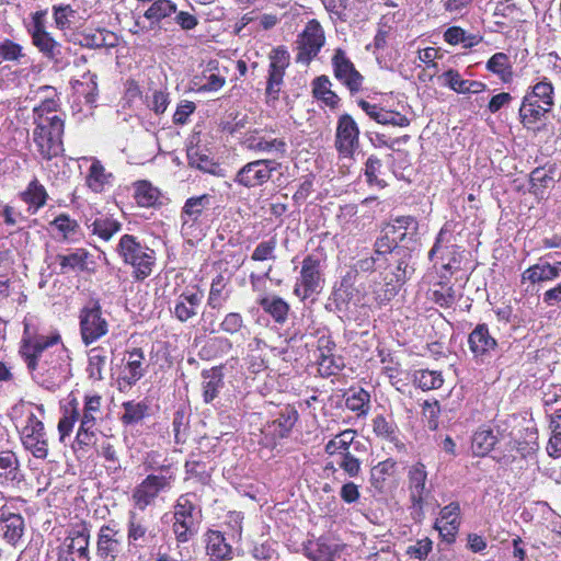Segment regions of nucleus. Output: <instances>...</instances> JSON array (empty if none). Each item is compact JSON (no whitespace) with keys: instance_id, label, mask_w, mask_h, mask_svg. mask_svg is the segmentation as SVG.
<instances>
[{"instance_id":"obj_46","label":"nucleus","mask_w":561,"mask_h":561,"mask_svg":"<svg viewBox=\"0 0 561 561\" xmlns=\"http://www.w3.org/2000/svg\"><path fill=\"white\" fill-rule=\"evenodd\" d=\"M226 83V79L215 72L204 71L202 76L195 77L193 80L194 90L197 92H216Z\"/></svg>"},{"instance_id":"obj_14","label":"nucleus","mask_w":561,"mask_h":561,"mask_svg":"<svg viewBox=\"0 0 561 561\" xmlns=\"http://www.w3.org/2000/svg\"><path fill=\"white\" fill-rule=\"evenodd\" d=\"M275 163L272 160L261 159L244 164L236 174L234 182L244 187H255L266 183Z\"/></svg>"},{"instance_id":"obj_27","label":"nucleus","mask_w":561,"mask_h":561,"mask_svg":"<svg viewBox=\"0 0 561 561\" xmlns=\"http://www.w3.org/2000/svg\"><path fill=\"white\" fill-rule=\"evenodd\" d=\"M122 536L110 527L103 526L98 538V556L102 561H114L119 552Z\"/></svg>"},{"instance_id":"obj_33","label":"nucleus","mask_w":561,"mask_h":561,"mask_svg":"<svg viewBox=\"0 0 561 561\" xmlns=\"http://www.w3.org/2000/svg\"><path fill=\"white\" fill-rule=\"evenodd\" d=\"M20 198L28 205V210L35 214L46 204L48 194L44 185L34 179L28 183L26 188L20 193Z\"/></svg>"},{"instance_id":"obj_17","label":"nucleus","mask_w":561,"mask_h":561,"mask_svg":"<svg viewBox=\"0 0 561 561\" xmlns=\"http://www.w3.org/2000/svg\"><path fill=\"white\" fill-rule=\"evenodd\" d=\"M101 416V397L98 394L87 396L84 409L77 432L76 440L80 446H88L94 437L93 428L96 420Z\"/></svg>"},{"instance_id":"obj_26","label":"nucleus","mask_w":561,"mask_h":561,"mask_svg":"<svg viewBox=\"0 0 561 561\" xmlns=\"http://www.w3.org/2000/svg\"><path fill=\"white\" fill-rule=\"evenodd\" d=\"M360 108L374 121L382 125H392L398 127H407L410 125V119L400 114L399 112L385 110L377 104H371L367 101L360 100L358 102Z\"/></svg>"},{"instance_id":"obj_13","label":"nucleus","mask_w":561,"mask_h":561,"mask_svg":"<svg viewBox=\"0 0 561 561\" xmlns=\"http://www.w3.org/2000/svg\"><path fill=\"white\" fill-rule=\"evenodd\" d=\"M451 233L442 228L434 247L430 251V259L434 256L440 260L442 267L449 274H453L460 265V253L456 244L451 242Z\"/></svg>"},{"instance_id":"obj_12","label":"nucleus","mask_w":561,"mask_h":561,"mask_svg":"<svg viewBox=\"0 0 561 561\" xmlns=\"http://www.w3.org/2000/svg\"><path fill=\"white\" fill-rule=\"evenodd\" d=\"M324 32L320 23L311 20L307 23L298 41L297 61L308 64L324 45Z\"/></svg>"},{"instance_id":"obj_21","label":"nucleus","mask_w":561,"mask_h":561,"mask_svg":"<svg viewBox=\"0 0 561 561\" xmlns=\"http://www.w3.org/2000/svg\"><path fill=\"white\" fill-rule=\"evenodd\" d=\"M59 561H90L89 535L84 530H73L59 548Z\"/></svg>"},{"instance_id":"obj_34","label":"nucleus","mask_w":561,"mask_h":561,"mask_svg":"<svg viewBox=\"0 0 561 561\" xmlns=\"http://www.w3.org/2000/svg\"><path fill=\"white\" fill-rule=\"evenodd\" d=\"M209 202L210 196L207 194L188 198L185 202L181 214L183 228L185 226L192 227L201 217L204 209L209 205Z\"/></svg>"},{"instance_id":"obj_56","label":"nucleus","mask_w":561,"mask_h":561,"mask_svg":"<svg viewBox=\"0 0 561 561\" xmlns=\"http://www.w3.org/2000/svg\"><path fill=\"white\" fill-rule=\"evenodd\" d=\"M370 396L364 389H358L346 398V408L358 414H366L369 409Z\"/></svg>"},{"instance_id":"obj_40","label":"nucleus","mask_w":561,"mask_h":561,"mask_svg":"<svg viewBox=\"0 0 561 561\" xmlns=\"http://www.w3.org/2000/svg\"><path fill=\"white\" fill-rule=\"evenodd\" d=\"M331 87L332 83L327 76L317 77L312 82V93L316 99L334 108L339 103V96L332 91Z\"/></svg>"},{"instance_id":"obj_5","label":"nucleus","mask_w":561,"mask_h":561,"mask_svg":"<svg viewBox=\"0 0 561 561\" xmlns=\"http://www.w3.org/2000/svg\"><path fill=\"white\" fill-rule=\"evenodd\" d=\"M117 252L123 262L129 265L131 275L136 280H144L149 277L156 266V252L137 240L131 234L121 237Z\"/></svg>"},{"instance_id":"obj_50","label":"nucleus","mask_w":561,"mask_h":561,"mask_svg":"<svg viewBox=\"0 0 561 561\" xmlns=\"http://www.w3.org/2000/svg\"><path fill=\"white\" fill-rule=\"evenodd\" d=\"M88 252L83 249H78L77 251L57 256V261L59 262L60 268L62 273H67L69 271L83 270L87 264Z\"/></svg>"},{"instance_id":"obj_43","label":"nucleus","mask_w":561,"mask_h":561,"mask_svg":"<svg viewBox=\"0 0 561 561\" xmlns=\"http://www.w3.org/2000/svg\"><path fill=\"white\" fill-rule=\"evenodd\" d=\"M551 435L547 445L549 456L561 457V408L554 409L550 417Z\"/></svg>"},{"instance_id":"obj_63","label":"nucleus","mask_w":561,"mask_h":561,"mask_svg":"<svg viewBox=\"0 0 561 561\" xmlns=\"http://www.w3.org/2000/svg\"><path fill=\"white\" fill-rule=\"evenodd\" d=\"M445 80V84L457 93L466 94L467 82L461 78L460 73L457 70L449 69L442 76Z\"/></svg>"},{"instance_id":"obj_38","label":"nucleus","mask_w":561,"mask_h":561,"mask_svg":"<svg viewBox=\"0 0 561 561\" xmlns=\"http://www.w3.org/2000/svg\"><path fill=\"white\" fill-rule=\"evenodd\" d=\"M203 398L206 403L211 402L222 387V374L219 368H210L202 373Z\"/></svg>"},{"instance_id":"obj_47","label":"nucleus","mask_w":561,"mask_h":561,"mask_svg":"<svg viewBox=\"0 0 561 561\" xmlns=\"http://www.w3.org/2000/svg\"><path fill=\"white\" fill-rule=\"evenodd\" d=\"M80 417V412L77 407V403L70 402L67 408H65L64 414L58 422V433L59 440L61 443L65 442L66 437H68L75 427V424Z\"/></svg>"},{"instance_id":"obj_35","label":"nucleus","mask_w":561,"mask_h":561,"mask_svg":"<svg viewBox=\"0 0 561 561\" xmlns=\"http://www.w3.org/2000/svg\"><path fill=\"white\" fill-rule=\"evenodd\" d=\"M488 71L497 76L503 83H510L513 80L514 71L510 57L504 53L492 55L485 64Z\"/></svg>"},{"instance_id":"obj_64","label":"nucleus","mask_w":561,"mask_h":561,"mask_svg":"<svg viewBox=\"0 0 561 561\" xmlns=\"http://www.w3.org/2000/svg\"><path fill=\"white\" fill-rule=\"evenodd\" d=\"M433 542L430 538H423L415 542V545L407 548V554L420 561L424 560L432 551Z\"/></svg>"},{"instance_id":"obj_23","label":"nucleus","mask_w":561,"mask_h":561,"mask_svg":"<svg viewBox=\"0 0 561 561\" xmlns=\"http://www.w3.org/2000/svg\"><path fill=\"white\" fill-rule=\"evenodd\" d=\"M247 149L275 156L283 157L287 150V144L283 138L272 137L271 134L254 133L247 136L243 140Z\"/></svg>"},{"instance_id":"obj_16","label":"nucleus","mask_w":561,"mask_h":561,"mask_svg":"<svg viewBox=\"0 0 561 561\" xmlns=\"http://www.w3.org/2000/svg\"><path fill=\"white\" fill-rule=\"evenodd\" d=\"M289 54L284 47L274 48L270 54L266 94L273 100L278 98L283 85L285 70L289 66Z\"/></svg>"},{"instance_id":"obj_3","label":"nucleus","mask_w":561,"mask_h":561,"mask_svg":"<svg viewBox=\"0 0 561 561\" xmlns=\"http://www.w3.org/2000/svg\"><path fill=\"white\" fill-rule=\"evenodd\" d=\"M556 92L551 80L540 78L529 85L518 110L519 122L527 129H535L554 106Z\"/></svg>"},{"instance_id":"obj_6","label":"nucleus","mask_w":561,"mask_h":561,"mask_svg":"<svg viewBox=\"0 0 561 561\" xmlns=\"http://www.w3.org/2000/svg\"><path fill=\"white\" fill-rule=\"evenodd\" d=\"M322 260L313 254L307 255L301 265L300 276L298 277L294 293L297 297L305 300L321 291L323 278Z\"/></svg>"},{"instance_id":"obj_41","label":"nucleus","mask_w":561,"mask_h":561,"mask_svg":"<svg viewBox=\"0 0 561 561\" xmlns=\"http://www.w3.org/2000/svg\"><path fill=\"white\" fill-rule=\"evenodd\" d=\"M259 305L262 309L271 314V317L278 323L285 322L288 316L289 306L288 304L277 296L262 297L259 300Z\"/></svg>"},{"instance_id":"obj_44","label":"nucleus","mask_w":561,"mask_h":561,"mask_svg":"<svg viewBox=\"0 0 561 561\" xmlns=\"http://www.w3.org/2000/svg\"><path fill=\"white\" fill-rule=\"evenodd\" d=\"M497 442V437L491 430L480 428L472 437V451L476 456H485L489 454Z\"/></svg>"},{"instance_id":"obj_59","label":"nucleus","mask_w":561,"mask_h":561,"mask_svg":"<svg viewBox=\"0 0 561 561\" xmlns=\"http://www.w3.org/2000/svg\"><path fill=\"white\" fill-rule=\"evenodd\" d=\"M432 300L440 307H450L457 299L455 289L443 283L437 284V288L432 290Z\"/></svg>"},{"instance_id":"obj_19","label":"nucleus","mask_w":561,"mask_h":561,"mask_svg":"<svg viewBox=\"0 0 561 561\" xmlns=\"http://www.w3.org/2000/svg\"><path fill=\"white\" fill-rule=\"evenodd\" d=\"M359 129L348 114L340 116L335 133V147L344 157H350L358 147Z\"/></svg>"},{"instance_id":"obj_36","label":"nucleus","mask_w":561,"mask_h":561,"mask_svg":"<svg viewBox=\"0 0 561 561\" xmlns=\"http://www.w3.org/2000/svg\"><path fill=\"white\" fill-rule=\"evenodd\" d=\"M82 45L89 48H113L118 45V37L106 28H98L83 34Z\"/></svg>"},{"instance_id":"obj_1","label":"nucleus","mask_w":561,"mask_h":561,"mask_svg":"<svg viewBox=\"0 0 561 561\" xmlns=\"http://www.w3.org/2000/svg\"><path fill=\"white\" fill-rule=\"evenodd\" d=\"M20 354L33 379L55 390L71 376V358L58 332L34 333L25 324Z\"/></svg>"},{"instance_id":"obj_30","label":"nucleus","mask_w":561,"mask_h":561,"mask_svg":"<svg viewBox=\"0 0 561 561\" xmlns=\"http://www.w3.org/2000/svg\"><path fill=\"white\" fill-rule=\"evenodd\" d=\"M298 419L297 411L286 409L277 419L268 423L262 431L265 436H271L273 440L283 438L289 434Z\"/></svg>"},{"instance_id":"obj_32","label":"nucleus","mask_w":561,"mask_h":561,"mask_svg":"<svg viewBox=\"0 0 561 561\" xmlns=\"http://www.w3.org/2000/svg\"><path fill=\"white\" fill-rule=\"evenodd\" d=\"M195 495H181L174 506V519L190 525L198 526L201 511L194 503Z\"/></svg>"},{"instance_id":"obj_31","label":"nucleus","mask_w":561,"mask_h":561,"mask_svg":"<svg viewBox=\"0 0 561 561\" xmlns=\"http://www.w3.org/2000/svg\"><path fill=\"white\" fill-rule=\"evenodd\" d=\"M21 478L18 456L11 450L0 451V485L19 483Z\"/></svg>"},{"instance_id":"obj_45","label":"nucleus","mask_w":561,"mask_h":561,"mask_svg":"<svg viewBox=\"0 0 561 561\" xmlns=\"http://www.w3.org/2000/svg\"><path fill=\"white\" fill-rule=\"evenodd\" d=\"M413 382L423 391H428L440 388L444 379L440 371L420 369L414 373Z\"/></svg>"},{"instance_id":"obj_29","label":"nucleus","mask_w":561,"mask_h":561,"mask_svg":"<svg viewBox=\"0 0 561 561\" xmlns=\"http://www.w3.org/2000/svg\"><path fill=\"white\" fill-rule=\"evenodd\" d=\"M205 543L206 554L211 561H227L232 559L233 549L220 531H207L205 535Z\"/></svg>"},{"instance_id":"obj_20","label":"nucleus","mask_w":561,"mask_h":561,"mask_svg":"<svg viewBox=\"0 0 561 561\" xmlns=\"http://www.w3.org/2000/svg\"><path fill=\"white\" fill-rule=\"evenodd\" d=\"M552 255L548 254L522 273V283H546L553 282L561 277V260L551 261Z\"/></svg>"},{"instance_id":"obj_42","label":"nucleus","mask_w":561,"mask_h":561,"mask_svg":"<svg viewBox=\"0 0 561 561\" xmlns=\"http://www.w3.org/2000/svg\"><path fill=\"white\" fill-rule=\"evenodd\" d=\"M355 431L345 430L330 439L325 445V453L330 456H343L348 451L355 438Z\"/></svg>"},{"instance_id":"obj_25","label":"nucleus","mask_w":561,"mask_h":561,"mask_svg":"<svg viewBox=\"0 0 561 561\" xmlns=\"http://www.w3.org/2000/svg\"><path fill=\"white\" fill-rule=\"evenodd\" d=\"M24 519L9 507H1L0 536L9 543L15 545L24 533Z\"/></svg>"},{"instance_id":"obj_24","label":"nucleus","mask_w":561,"mask_h":561,"mask_svg":"<svg viewBox=\"0 0 561 561\" xmlns=\"http://www.w3.org/2000/svg\"><path fill=\"white\" fill-rule=\"evenodd\" d=\"M460 507L458 503H449L439 512V517L435 522V529L438 530L440 537L451 543L455 541L458 533Z\"/></svg>"},{"instance_id":"obj_60","label":"nucleus","mask_w":561,"mask_h":561,"mask_svg":"<svg viewBox=\"0 0 561 561\" xmlns=\"http://www.w3.org/2000/svg\"><path fill=\"white\" fill-rule=\"evenodd\" d=\"M275 249H276L275 239L262 241L253 250L251 259L253 261H257V262L275 260V254H274Z\"/></svg>"},{"instance_id":"obj_4","label":"nucleus","mask_w":561,"mask_h":561,"mask_svg":"<svg viewBox=\"0 0 561 561\" xmlns=\"http://www.w3.org/2000/svg\"><path fill=\"white\" fill-rule=\"evenodd\" d=\"M23 409L24 419L18 425L22 444L35 458L45 459L48 455L47 434L42 421L45 410L43 405L31 403L23 405Z\"/></svg>"},{"instance_id":"obj_9","label":"nucleus","mask_w":561,"mask_h":561,"mask_svg":"<svg viewBox=\"0 0 561 561\" xmlns=\"http://www.w3.org/2000/svg\"><path fill=\"white\" fill-rule=\"evenodd\" d=\"M147 368L145 353L141 348L128 351L117 378L119 391L130 390L146 375Z\"/></svg>"},{"instance_id":"obj_15","label":"nucleus","mask_w":561,"mask_h":561,"mask_svg":"<svg viewBox=\"0 0 561 561\" xmlns=\"http://www.w3.org/2000/svg\"><path fill=\"white\" fill-rule=\"evenodd\" d=\"M334 77L345 85L351 93L362 89L364 77L355 69L354 64L341 48L336 49L332 57Z\"/></svg>"},{"instance_id":"obj_54","label":"nucleus","mask_w":561,"mask_h":561,"mask_svg":"<svg viewBox=\"0 0 561 561\" xmlns=\"http://www.w3.org/2000/svg\"><path fill=\"white\" fill-rule=\"evenodd\" d=\"M373 430L377 436L383 439L392 443L398 440V428L396 424L392 421L386 420V417L382 415H377L373 420Z\"/></svg>"},{"instance_id":"obj_11","label":"nucleus","mask_w":561,"mask_h":561,"mask_svg":"<svg viewBox=\"0 0 561 561\" xmlns=\"http://www.w3.org/2000/svg\"><path fill=\"white\" fill-rule=\"evenodd\" d=\"M305 556L311 561H347L351 548L335 540L320 538L305 547Z\"/></svg>"},{"instance_id":"obj_52","label":"nucleus","mask_w":561,"mask_h":561,"mask_svg":"<svg viewBox=\"0 0 561 561\" xmlns=\"http://www.w3.org/2000/svg\"><path fill=\"white\" fill-rule=\"evenodd\" d=\"M106 364V355L104 352L94 347L89 352V363L87 367V371L89 378L93 380H102L103 379V370Z\"/></svg>"},{"instance_id":"obj_48","label":"nucleus","mask_w":561,"mask_h":561,"mask_svg":"<svg viewBox=\"0 0 561 561\" xmlns=\"http://www.w3.org/2000/svg\"><path fill=\"white\" fill-rule=\"evenodd\" d=\"M33 45L47 58L57 59L61 45L54 39L50 33L45 32L32 38Z\"/></svg>"},{"instance_id":"obj_61","label":"nucleus","mask_w":561,"mask_h":561,"mask_svg":"<svg viewBox=\"0 0 561 561\" xmlns=\"http://www.w3.org/2000/svg\"><path fill=\"white\" fill-rule=\"evenodd\" d=\"M53 15L55 25L58 30H66L70 26L71 20L75 15V10L70 5H54L53 7Z\"/></svg>"},{"instance_id":"obj_7","label":"nucleus","mask_w":561,"mask_h":561,"mask_svg":"<svg viewBox=\"0 0 561 561\" xmlns=\"http://www.w3.org/2000/svg\"><path fill=\"white\" fill-rule=\"evenodd\" d=\"M173 479L171 476L149 474L138 485L135 486L131 500L134 505L140 511L153 505L156 500L172 488Z\"/></svg>"},{"instance_id":"obj_57","label":"nucleus","mask_w":561,"mask_h":561,"mask_svg":"<svg viewBox=\"0 0 561 561\" xmlns=\"http://www.w3.org/2000/svg\"><path fill=\"white\" fill-rule=\"evenodd\" d=\"M50 225L60 232L64 240H75L79 230L78 222L64 214L56 217Z\"/></svg>"},{"instance_id":"obj_58","label":"nucleus","mask_w":561,"mask_h":561,"mask_svg":"<svg viewBox=\"0 0 561 561\" xmlns=\"http://www.w3.org/2000/svg\"><path fill=\"white\" fill-rule=\"evenodd\" d=\"M128 541L135 546H144L147 541V527L136 518L135 514L129 518Z\"/></svg>"},{"instance_id":"obj_55","label":"nucleus","mask_w":561,"mask_h":561,"mask_svg":"<svg viewBox=\"0 0 561 561\" xmlns=\"http://www.w3.org/2000/svg\"><path fill=\"white\" fill-rule=\"evenodd\" d=\"M176 10V5L170 0H157L145 12V18L151 21H160L170 16Z\"/></svg>"},{"instance_id":"obj_37","label":"nucleus","mask_w":561,"mask_h":561,"mask_svg":"<svg viewBox=\"0 0 561 561\" xmlns=\"http://www.w3.org/2000/svg\"><path fill=\"white\" fill-rule=\"evenodd\" d=\"M382 236L377 239L375 243V254L381 259L383 263L387 264V254H391L392 251L397 248L399 241H403L405 238V233H400L396 236V231L392 227H385L382 230Z\"/></svg>"},{"instance_id":"obj_2","label":"nucleus","mask_w":561,"mask_h":561,"mask_svg":"<svg viewBox=\"0 0 561 561\" xmlns=\"http://www.w3.org/2000/svg\"><path fill=\"white\" fill-rule=\"evenodd\" d=\"M58 107V102L49 98L35 106L32 113V140L46 160L62 151L65 121Z\"/></svg>"},{"instance_id":"obj_8","label":"nucleus","mask_w":561,"mask_h":561,"mask_svg":"<svg viewBox=\"0 0 561 561\" xmlns=\"http://www.w3.org/2000/svg\"><path fill=\"white\" fill-rule=\"evenodd\" d=\"M108 331V323L102 316L101 306L94 301L85 306L80 312V333L82 342L90 345L104 336Z\"/></svg>"},{"instance_id":"obj_49","label":"nucleus","mask_w":561,"mask_h":561,"mask_svg":"<svg viewBox=\"0 0 561 561\" xmlns=\"http://www.w3.org/2000/svg\"><path fill=\"white\" fill-rule=\"evenodd\" d=\"M121 222L111 217L96 218L92 224V232L101 239L108 241L115 233L121 230Z\"/></svg>"},{"instance_id":"obj_28","label":"nucleus","mask_w":561,"mask_h":561,"mask_svg":"<svg viewBox=\"0 0 561 561\" xmlns=\"http://www.w3.org/2000/svg\"><path fill=\"white\" fill-rule=\"evenodd\" d=\"M203 300V293L199 290H185L182 293L173 308L174 317L181 321L186 322L197 314L199 305Z\"/></svg>"},{"instance_id":"obj_39","label":"nucleus","mask_w":561,"mask_h":561,"mask_svg":"<svg viewBox=\"0 0 561 561\" xmlns=\"http://www.w3.org/2000/svg\"><path fill=\"white\" fill-rule=\"evenodd\" d=\"M134 197L141 207L154 206L160 197V192L148 181H137L134 183Z\"/></svg>"},{"instance_id":"obj_10","label":"nucleus","mask_w":561,"mask_h":561,"mask_svg":"<svg viewBox=\"0 0 561 561\" xmlns=\"http://www.w3.org/2000/svg\"><path fill=\"white\" fill-rule=\"evenodd\" d=\"M426 482L427 471L422 462H415L409 467L408 489L414 514L419 519L423 517L425 499L430 494V489L426 488Z\"/></svg>"},{"instance_id":"obj_18","label":"nucleus","mask_w":561,"mask_h":561,"mask_svg":"<svg viewBox=\"0 0 561 561\" xmlns=\"http://www.w3.org/2000/svg\"><path fill=\"white\" fill-rule=\"evenodd\" d=\"M468 344L473 358L478 363H485L497 348L496 340L490 334L486 324H478L468 336Z\"/></svg>"},{"instance_id":"obj_51","label":"nucleus","mask_w":561,"mask_h":561,"mask_svg":"<svg viewBox=\"0 0 561 561\" xmlns=\"http://www.w3.org/2000/svg\"><path fill=\"white\" fill-rule=\"evenodd\" d=\"M123 409L122 423L124 425H134L145 417L148 407L142 402L127 401L123 403Z\"/></svg>"},{"instance_id":"obj_53","label":"nucleus","mask_w":561,"mask_h":561,"mask_svg":"<svg viewBox=\"0 0 561 561\" xmlns=\"http://www.w3.org/2000/svg\"><path fill=\"white\" fill-rule=\"evenodd\" d=\"M23 58H25L23 46L8 38L0 42V62L13 61L20 64Z\"/></svg>"},{"instance_id":"obj_62","label":"nucleus","mask_w":561,"mask_h":561,"mask_svg":"<svg viewBox=\"0 0 561 561\" xmlns=\"http://www.w3.org/2000/svg\"><path fill=\"white\" fill-rule=\"evenodd\" d=\"M551 182L552 179L550 176H548L543 171L537 169L530 174V192L537 196H542L545 188Z\"/></svg>"},{"instance_id":"obj_22","label":"nucleus","mask_w":561,"mask_h":561,"mask_svg":"<svg viewBox=\"0 0 561 561\" xmlns=\"http://www.w3.org/2000/svg\"><path fill=\"white\" fill-rule=\"evenodd\" d=\"M81 161L90 163L85 174V185L93 193H103L112 186L114 175L107 171L103 163L95 157H82Z\"/></svg>"}]
</instances>
